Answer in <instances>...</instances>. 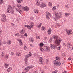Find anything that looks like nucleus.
<instances>
[{
	"label": "nucleus",
	"mask_w": 73,
	"mask_h": 73,
	"mask_svg": "<svg viewBox=\"0 0 73 73\" xmlns=\"http://www.w3.org/2000/svg\"><path fill=\"white\" fill-rule=\"evenodd\" d=\"M43 45H44V44H43V43H41L40 44V46L41 47V51L42 52L43 50H44L45 51L49 52V51H50V48L48 47H47V46L44 47Z\"/></svg>",
	"instance_id": "obj_1"
},
{
	"label": "nucleus",
	"mask_w": 73,
	"mask_h": 73,
	"mask_svg": "<svg viewBox=\"0 0 73 73\" xmlns=\"http://www.w3.org/2000/svg\"><path fill=\"white\" fill-rule=\"evenodd\" d=\"M53 38L54 39H56V42H55V44L57 45H60L61 41V39L59 38V39H57L58 38L57 36H54Z\"/></svg>",
	"instance_id": "obj_2"
},
{
	"label": "nucleus",
	"mask_w": 73,
	"mask_h": 73,
	"mask_svg": "<svg viewBox=\"0 0 73 73\" xmlns=\"http://www.w3.org/2000/svg\"><path fill=\"white\" fill-rule=\"evenodd\" d=\"M54 65H56V66H60L61 64L59 62L56 60H54Z\"/></svg>",
	"instance_id": "obj_3"
},
{
	"label": "nucleus",
	"mask_w": 73,
	"mask_h": 73,
	"mask_svg": "<svg viewBox=\"0 0 73 73\" xmlns=\"http://www.w3.org/2000/svg\"><path fill=\"white\" fill-rule=\"evenodd\" d=\"M55 17L54 18V19L56 21L57 20V19L59 17H60L58 15V13H56L55 14Z\"/></svg>",
	"instance_id": "obj_4"
},
{
	"label": "nucleus",
	"mask_w": 73,
	"mask_h": 73,
	"mask_svg": "<svg viewBox=\"0 0 73 73\" xmlns=\"http://www.w3.org/2000/svg\"><path fill=\"white\" fill-rule=\"evenodd\" d=\"M67 47L68 49L70 50V48H72L73 46L70 43L67 44Z\"/></svg>",
	"instance_id": "obj_5"
},
{
	"label": "nucleus",
	"mask_w": 73,
	"mask_h": 73,
	"mask_svg": "<svg viewBox=\"0 0 73 73\" xmlns=\"http://www.w3.org/2000/svg\"><path fill=\"white\" fill-rule=\"evenodd\" d=\"M57 48V46L54 45L53 44H52L51 45V48L52 49H56Z\"/></svg>",
	"instance_id": "obj_6"
},
{
	"label": "nucleus",
	"mask_w": 73,
	"mask_h": 73,
	"mask_svg": "<svg viewBox=\"0 0 73 73\" xmlns=\"http://www.w3.org/2000/svg\"><path fill=\"white\" fill-rule=\"evenodd\" d=\"M39 59V63L40 64H42L43 63L42 62V60H43V58H40Z\"/></svg>",
	"instance_id": "obj_7"
},
{
	"label": "nucleus",
	"mask_w": 73,
	"mask_h": 73,
	"mask_svg": "<svg viewBox=\"0 0 73 73\" xmlns=\"http://www.w3.org/2000/svg\"><path fill=\"white\" fill-rule=\"evenodd\" d=\"M25 32V31L24 29L21 30L20 31V33L21 35H23V34H24Z\"/></svg>",
	"instance_id": "obj_8"
},
{
	"label": "nucleus",
	"mask_w": 73,
	"mask_h": 73,
	"mask_svg": "<svg viewBox=\"0 0 73 73\" xmlns=\"http://www.w3.org/2000/svg\"><path fill=\"white\" fill-rule=\"evenodd\" d=\"M31 56H32V53H31V52H29L28 54L26 55V58H28V57H29V56L31 57Z\"/></svg>",
	"instance_id": "obj_9"
},
{
	"label": "nucleus",
	"mask_w": 73,
	"mask_h": 73,
	"mask_svg": "<svg viewBox=\"0 0 73 73\" xmlns=\"http://www.w3.org/2000/svg\"><path fill=\"white\" fill-rule=\"evenodd\" d=\"M41 6L40 7H41V8H43V7H46V4H45V3H42L41 4Z\"/></svg>",
	"instance_id": "obj_10"
},
{
	"label": "nucleus",
	"mask_w": 73,
	"mask_h": 73,
	"mask_svg": "<svg viewBox=\"0 0 73 73\" xmlns=\"http://www.w3.org/2000/svg\"><path fill=\"white\" fill-rule=\"evenodd\" d=\"M23 8L25 11H28L29 10V8L27 6H26L25 7H23Z\"/></svg>",
	"instance_id": "obj_11"
},
{
	"label": "nucleus",
	"mask_w": 73,
	"mask_h": 73,
	"mask_svg": "<svg viewBox=\"0 0 73 73\" xmlns=\"http://www.w3.org/2000/svg\"><path fill=\"white\" fill-rule=\"evenodd\" d=\"M2 16L3 19H4L5 21H6V20H7V19H6V15L5 14H3L2 15Z\"/></svg>",
	"instance_id": "obj_12"
},
{
	"label": "nucleus",
	"mask_w": 73,
	"mask_h": 73,
	"mask_svg": "<svg viewBox=\"0 0 73 73\" xmlns=\"http://www.w3.org/2000/svg\"><path fill=\"white\" fill-rule=\"evenodd\" d=\"M66 32H67L68 34L69 35H70V34H72V33H71V31L70 30H66Z\"/></svg>",
	"instance_id": "obj_13"
},
{
	"label": "nucleus",
	"mask_w": 73,
	"mask_h": 73,
	"mask_svg": "<svg viewBox=\"0 0 73 73\" xmlns=\"http://www.w3.org/2000/svg\"><path fill=\"white\" fill-rule=\"evenodd\" d=\"M4 66L6 68H7L9 66V64L7 63H5L4 64Z\"/></svg>",
	"instance_id": "obj_14"
},
{
	"label": "nucleus",
	"mask_w": 73,
	"mask_h": 73,
	"mask_svg": "<svg viewBox=\"0 0 73 73\" xmlns=\"http://www.w3.org/2000/svg\"><path fill=\"white\" fill-rule=\"evenodd\" d=\"M5 56V54H3V52H2V54H1V57H3L4 58Z\"/></svg>",
	"instance_id": "obj_15"
},
{
	"label": "nucleus",
	"mask_w": 73,
	"mask_h": 73,
	"mask_svg": "<svg viewBox=\"0 0 73 73\" xmlns=\"http://www.w3.org/2000/svg\"><path fill=\"white\" fill-rule=\"evenodd\" d=\"M16 55L17 56H18L19 57L21 56V54L19 52H17L16 53Z\"/></svg>",
	"instance_id": "obj_16"
},
{
	"label": "nucleus",
	"mask_w": 73,
	"mask_h": 73,
	"mask_svg": "<svg viewBox=\"0 0 73 73\" xmlns=\"http://www.w3.org/2000/svg\"><path fill=\"white\" fill-rule=\"evenodd\" d=\"M38 10L36 9H35L34 10V13H38Z\"/></svg>",
	"instance_id": "obj_17"
},
{
	"label": "nucleus",
	"mask_w": 73,
	"mask_h": 73,
	"mask_svg": "<svg viewBox=\"0 0 73 73\" xmlns=\"http://www.w3.org/2000/svg\"><path fill=\"white\" fill-rule=\"evenodd\" d=\"M7 44L8 45H10L11 44V41L10 40H8L7 42Z\"/></svg>",
	"instance_id": "obj_18"
},
{
	"label": "nucleus",
	"mask_w": 73,
	"mask_h": 73,
	"mask_svg": "<svg viewBox=\"0 0 73 73\" xmlns=\"http://www.w3.org/2000/svg\"><path fill=\"white\" fill-rule=\"evenodd\" d=\"M11 70H12V68L9 67V68H8L7 69V71L8 72H10V71H11Z\"/></svg>",
	"instance_id": "obj_19"
},
{
	"label": "nucleus",
	"mask_w": 73,
	"mask_h": 73,
	"mask_svg": "<svg viewBox=\"0 0 73 73\" xmlns=\"http://www.w3.org/2000/svg\"><path fill=\"white\" fill-rule=\"evenodd\" d=\"M29 41H31V42H33V41H34V40H33V38H29Z\"/></svg>",
	"instance_id": "obj_20"
},
{
	"label": "nucleus",
	"mask_w": 73,
	"mask_h": 73,
	"mask_svg": "<svg viewBox=\"0 0 73 73\" xmlns=\"http://www.w3.org/2000/svg\"><path fill=\"white\" fill-rule=\"evenodd\" d=\"M17 7L19 8V9H20V8H21L22 6H21V5L20 4H18Z\"/></svg>",
	"instance_id": "obj_21"
},
{
	"label": "nucleus",
	"mask_w": 73,
	"mask_h": 73,
	"mask_svg": "<svg viewBox=\"0 0 73 73\" xmlns=\"http://www.w3.org/2000/svg\"><path fill=\"white\" fill-rule=\"evenodd\" d=\"M23 1L22 0H17V1L18 3H21V1Z\"/></svg>",
	"instance_id": "obj_22"
},
{
	"label": "nucleus",
	"mask_w": 73,
	"mask_h": 73,
	"mask_svg": "<svg viewBox=\"0 0 73 73\" xmlns=\"http://www.w3.org/2000/svg\"><path fill=\"white\" fill-rule=\"evenodd\" d=\"M33 67H34L33 66H28V68H29V69H32Z\"/></svg>",
	"instance_id": "obj_23"
},
{
	"label": "nucleus",
	"mask_w": 73,
	"mask_h": 73,
	"mask_svg": "<svg viewBox=\"0 0 73 73\" xmlns=\"http://www.w3.org/2000/svg\"><path fill=\"white\" fill-rule=\"evenodd\" d=\"M30 25L31 27H32L33 26V22H31L30 24Z\"/></svg>",
	"instance_id": "obj_24"
},
{
	"label": "nucleus",
	"mask_w": 73,
	"mask_h": 73,
	"mask_svg": "<svg viewBox=\"0 0 73 73\" xmlns=\"http://www.w3.org/2000/svg\"><path fill=\"white\" fill-rule=\"evenodd\" d=\"M36 5L37 6H39V5H40V3H39V2L37 1V2H36Z\"/></svg>",
	"instance_id": "obj_25"
},
{
	"label": "nucleus",
	"mask_w": 73,
	"mask_h": 73,
	"mask_svg": "<svg viewBox=\"0 0 73 73\" xmlns=\"http://www.w3.org/2000/svg\"><path fill=\"white\" fill-rule=\"evenodd\" d=\"M42 25V23H40L38 25V26H37V27L38 28H40L41 27V26Z\"/></svg>",
	"instance_id": "obj_26"
},
{
	"label": "nucleus",
	"mask_w": 73,
	"mask_h": 73,
	"mask_svg": "<svg viewBox=\"0 0 73 73\" xmlns=\"http://www.w3.org/2000/svg\"><path fill=\"white\" fill-rule=\"evenodd\" d=\"M65 15L66 16H69L68 15H70V14L69 13H66L65 14Z\"/></svg>",
	"instance_id": "obj_27"
},
{
	"label": "nucleus",
	"mask_w": 73,
	"mask_h": 73,
	"mask_svg": "<svg viewBox=\"0 0 73 73\" xmlns=\"http://www.w3.org/2000/svg\"><path fill=\"white\" fill-rule=\"evenodd\" d=\"M56 60H60V58L59 57H56Z\"/></svg>",
	"instance_id": "obj_28"
},
{
	"label": "nucleus",
	"mask_w": 73,
	"mask_h": 73,
	"mask_svg": "<svg viewBox=\"0 0 73 73\" xmlns=\"http://www.w3.org/2000/svg\"><path fill=\"white\" fill-rule=\"evenodd\" d=\"M42 30H44V29H45V27L44 26H42Z\"/></svg>",
	"instance_id": "obj_29"
},
{
	"label": "nucleus",
	"mask_w": 73,
	"mask_h": 73,
	"mask_svg": "<svg viewBox=\"0 0 73 73\" xmlns=\"http://www.w3.org/2000/svg\"><path fill=\"white\" fill-rule=\"evenodd\" d=\"M48 35H50L51 34V31L50 30H48Z\"/></svg>",
	"instance_id": "obj_30"
},
{
	"label": "nucleus",
	"mask_w": 73,
	"mask_h": 73,
	"mask_svg": "<svg viewBox=\"0 0 73 73\" xmlns=\"http://www.w3.org/2000/svg\"><path fill=\"white\" fill-rule=\"evenodd\" d=\"M60 49H61V47H60V46H59V47H58L57 49L58 50H60Z\"/></svg>",
	"instance_id": "obj_31"
},
{
	"label": "nucleus",
	"mask_w": 73,
	"mask_h": 73,
	"mask_svg": "<svg viewBox=\"0 0 73 73\" xmlns=\"http://www.w3.org/2000/svg\"><path fill=\"white\" fill-rule=\"evenodd\" d=\"M3 2V0H0V4H2Z\"/></svg>",
	"instance_id": "obj_32"
},
{
	"label": "nucleus",
	"mask_w": 73,
	"mask_h": 73,
	"mask_svg": "<svg viewBox=\"0 0 73 73\" xmlns=\"http://www.w3.org/2000/svg\"><path fill=\"white\" fill-rule=\"evenodd\" d=\"M46 62L47 64H48V62H49V60L48 59L46 60Z\"/></svg>",
	"instance_id": "obj_33"
},
{
	"label": "nucleus",
	"mask_w": 73,
	"mask_h": 73,
	"mask_svg": "<svg viewBox=\"0 0 73 73\" xmlns=\"http://www.w3.org/2000/svg\"><path fill=\"white\" fill-rule=\"evenodd\" d=\"M24 36H25V37H27L28 36V35H27V34L26 33H25L24 34Z\"/></svg>",
	"instance_id": "obj_34"
},
{
	"label": "nucleus",
	"mask_w": 73,
	"mask_h": 73,
	"mask_svg": "<svg viewBox=\"0 0 73 73\" xmlns=\"http://www.w3.org/2000/svg\"><path fill=\"white\" fill-rule=\"evenodd\" d=\"M15 9L18 12H19L20 13V14H21V13L20 12V11H19V10H18V9H17V8H16Z\"/></svg>",
	"instance_id": "obj_35"
},
{
	"label": "nucleus",
	"mask_w": 73,
	"mask_h": 73,
	"mask_svg": "<svg viewBox=\"0 0 73 73\" xmlns=\"http://www.w3.org/2000/svg\"><path fill=\"white\" fill-rule=\"evenodd\" d=\"M50 42H51V43H52V39H50L49 40Z\"/></svg>",
	"instance_id": "obj_36"
},
{
	"label": "nucleus",
	"mask_w": 73,
	"mask_h": 73,
	"mask_svg": "<svg viewBox=\"0 0 73 73\" xmlns=\"http://www.w3.org/2000/svg\"><path fill=\"white\" fill-rule=\"evenodd\" d=\"M28 60L27 58H25V62H27V61H28Z\"/></svg>",
	"instance_id": "obj_37"
},
{
	"label": "nucleus",
	"mask_w": 73,
	"mask_h": 73,
	"mask_svg": "<svg viewBox=\"0 0 73 73\" xmlns=\"http://www.w3.org/2000/svg\"><path fill=\"white\" fill-rule=\"evenodd\" d=\"M7 13H10L11 12V11H9V10L7 9Z\"/></svg>",
	"instance_id": "obj_38"
},
{
	"label": "nucleus",
	"mask_w": 73,
	"mask_h": 73,
	"mask_svg": "<svg viewBox=\"0 0 73 73\" xmlns=\"http://www.w3.org/2000/svg\"><path fill=\"white\" fill-rule=\"evenodd\" d=\"M8 9H12V7H11V6H9L8 7Z\"/></svg>",
	"instance_id": "obj_39"
},
{
	"label": "nucleus",
	"mask_w": 73,
	"mask_h": 73,
	"mask_svg": "<svg viewBox=\"0 0 73 73\" xmlns=\"http://www.w3.org/2000/svg\"><path fill=\"white\" fill-rule=\"evenodd\" d=\"M46 19H49V15H47L46 16Z\"/></svg>",
	"instance_id": "obj_40"
},
{
	"label": "nucleus",
	"mask_w": 73,
	"mask_h": 73,
	"mask_svg": "<svg viewBox=\"0 0 73 73\" xmlns=\"http://www.w3.org/2000/svg\"><path fill=\"white\" fill-rule=\"evenodd\" d=\"M48 4H49V5H50L51 6H52V3H50V2H49Z\"/></svg>",
	"instance_id": "obj_41"
},
{
	"label": "nucleus",
	"mask_w": 73,
	"mask_h": 73,
	"mask_svg": "<svg viewBox=\"0 0 73 73\" xmlns=\"http://www.w3.org/2000/svg\"><path fill=\"white\" fill-rule=\"evenodd\" d=\"M24 70L25 72H28V70H27L26 68H25Z\"/></svg>",
	"instance_id": "obj_42"
},
{
	"label": "nucleus",
	"mask_w": 73,
	"mask_h": 73,
	"mask_svg": "<svg viewBox=\"0 0 73 73\" xmlns=\"http://www.w3.org/2000/svg\"><path fill=\"white\" fill-rule=\"evenodd\" d=\"M11 12L12 14H14V10H11Z\"/></svg>",
	"instance_id": "obj_43"
},
{
	"label": "nucleus",
	"mask_w": 73,
	"mask_h": 73,
	"mask_svg": "<svg viewBox=\"0 0 73 73\" xmlns=\"http://www.w3.org/2000/svg\"><path fill=\"white\" fill-rule=\"evenodd\" d=\"M65 7L67 8H69V6L68 5H65Z\"/></svg>",
	"instance_id": "obj_44"
},
{
	"label": "nucleus",
	"mask_w": 73,
	"mask_h": 73,
	"mask_svg": "<svg viewBox=\"0 0 73 73\" xmlns=\"http://www.w3.org/2000/svg\"><path fill=\"white\" fill-rule=\"evenodd\" d=\"M17 41H18L19 42H20V41H21V39H17Z\"/></svg>",
	"instance_id": "obj_45"
},
{
	"label": "nucleus",
	"mask_w": 73,
	"mask_h": 73,
	"mask_svg": "<svg viewBox=\"0 0 73 73\" xmlns=\"http://www.w3.org/2000/svg\"><path fill=\"white\" fill-rule=\"evenodd\" d=\"M36 38H39V39H40V37L38 36H37L36 37Z\"/></svg>",
	"instance_id": "obj_46"
},
{
	"label": "nucleus",
	"mask_w": 73,
	"mask_h": 73,
	"mask_svg": "<svg viewBox=\"0 0 73 73\" xmlns=\"http://www.w3.org/2000/svg\"><path fill=\"white\" fill-rule=\"evenodd\" d=\"M19 43L20 44V45H23V43H22L21 41L19 42Z\"/></svg>",
	"instance_id": "obj_47"
},
{
	"label": "nucleus",
	"mask_w": 73,
	"mask_h": 73,
	"mask_svg": "<svg viewBox=\"0 0 73 73\" xmlns=\"http://www.w3.org/2000/svg\"><path fill=\"white\" fill-rule=\"evenodd\" d=\"M27 28H29V29H30V28H31V27H30V26H29L28 25Z\"/></svg>",
	"instance_id": "obj_48"
},
{
	"label": "nucleus",
	"mask_w": 73,
	"mask_h": 73,
	"mask_svg": "<svg viewBox=\"0 0 73 73\" xmlns=\"http://www.w3.org/2000/svg\"><path fill=\"white\" fill-rule=\"evenodd\" d=\"M26 68V69L28 70V71L29 70V68H28V67H27Z\"/></svg>",
	"instance_id": "obj_49"
},
{
	"label": "nucleus",
	"mask_w": 73,
	"mask_h": 73,
	"mask_svg": "<svg viewBox=\"0 0 73 73\" xmlns=\"http://www.w3.org/2000/svg\"><path fill=\"white\" fill-rule=\"evenodd\" d=\"M8 56H5H5L4 57V58H8Z\"/></svg>",
	"instance_id": "obj_50"
},
{
	"label": "nucleus",
	"mask_w": 73,
	"mask_h": 73,
	"mask_svg": "<svg viewBox=\"0 0 73 73\" xmlns=\"http://www.w3.org/2000/svg\"><path fill=\"white\" fill-rule=\"evenodd\" d=\"M52 10H53V11H54V10H55V9H56V8H54V7H53L52 8Z\"/></svg>",
	"instance_id": "obj_51"
},
{
	"label": "nucleus",
	"mask_w": 73,
	"mask_h": 73,
	"mask_svg": "<svg viewBox=\"0 0 73 73\" xmlns=\"http://www.w3.org/2000/svg\"><path fill=\"white\" fill-rule=\"evenodd\" d=\"M21 37H22V38H23V37H24V35H21Z\"/></svg>",
	"instance_id": "obj_52"
},
{
	"label": "nucleus",
	"mask_w": 73,
	"mask_h": 73,
	"mask_svg": "<svg viewBox=\"0 0 73 73\" xmlns=\"http://www.w3.org/2000/svg\"><path fill=\"white\" fill-rule=\"evenodd\" d=\"M2 33V30H0V35Z\"/></svg>",
	"instance_id": "obj_53"
},
{
	"label": "nucleus",
	"mask_w": 73,
	"mask_h": 73,
	"mask_svg": "<svg viewBox=\"0 0 73 73\" xmlns=\"http://www.w3.org/2000/svg\"><path fill=\"white\" fill-rule=\"evenodd\" d=\"M63 46H66V45L65 44V43H63Z\"/></svg>",
	"instance_id": "obj_54"
},
{
	"label": "nucleus",
	"mask_w": 73,
	"mask_h": 73,
	"mask_svg": "<svg viewBox=\"0 0 73 73\" xmlns=\"http://www.w3.org/2000/svg\"><path fill=\"white\" fill-rule=\"evenodd\" d=\"M72 59V58H71L69 57L68 58L69 60H71Z\"/></svg>",
	"instance_id": "obj_55"
},
{
	"label": "nucleus",
	"mask_w": 73,
	"mask_h": 73,
	"mask_svg": "<svg viewBox=\"0 0 73 73\" xmlns=\"http://www.w3.org/2000/svg\"><path fill=\"white\" fill-rule=\"evenodd\" d=\"M62 73H67V72L64 71V72H63Z\"/></svg>",
	"instance_id": "obj_56"
},
{
	"label": "nucleus",
	"mask_w": 73,
	"mask_h": 73,
	"mask_svg": "<svg viewBox=\"0 0 73 73\" xmlns=\"http://www.w3.org/2000/svg\"><path fill=\"white\" fill-rule=\"evenodd\" d=\"M28 25H25V27H27V28Z\"/></svg>",
	"instance_id": "obj_57"
},
{
	"label": "nucleus",
	"mask_w": 73,
	"mask_h": 73,
	"mask_svg": "<svg viewBox=\"0 0 73 73\" xmlns=\"http://www.w3.org/2000/svg\"><path fill=\"white\" fill-rule=\"evenodd\" d=\"M48 30L50 31H52V29L51 28H50Z\"/></svg>",
	"instance_id": "obj_58"
},
{
	"label": "nucleus",
	"mask_w": 73,
	"mask_h": 73,
	"mask_svg": "<svg viewBox=\"0 0 73 73\" xmlns=\"http://www.w3.org/2000/svg\"><path fill=\"white\" fill-rule=\"evenodd\" d=\"M12 55H14V53L13 52H11Z\"/></svg>",
	"instance_id": "obj_59"
},
{
	"label": "nucleus",
	"mask_w": 73,
	"mask_h": 73,
	"mask_svg": "<svg viewBox=\"0 0 73 73\" xmlns=\"http://www.w3.org/2000/svg\"><path fill=\"white\" fill-rule=\"evenodd\" d=\"M27 49V47L26 46H25L24 47V49H25H25Z\"/></svg>",
	"instance_id": "obj_60"
},
{
	"label": "nucleus",
	"mask_w": 73,
	"mask_h": 73,
	"mask_svg": "<svg viewBox=\"0 0 73 73\" xmlns=\"http://www.w3.org/2000/svg\"><path fill=\"white\" fill-rule=\"evenodd\" d=\"M18 35H17V34H15V36H17Z\"/></svg>",
	"instance_id": "obj_61"
},
{
	"label": "nucleus",
	"mask_w": 73,
	"mask_h": 73,
	"mask_svg": "<svg viewBox=\"0 0 73 73\" xmlns=\"http://www.w3.org/2000/svg\"><path fill=\"white\" fill-rule=\"evenodd\" d=\"M30 46H32V44H30Z\"/></svg>",
	"instance_id": "obj_62"
},
{
	"label": "nucleus",
	"mask_w": 73,
	"mask_h": 73,
	"mask_svg": "<svg viewBox=\"0 0 73 73\" xmlns=\"http://www.w3.org/2000/svg\"><path fill=\"white\" fill-rule=\"evenodd\" d=\"M2 21L3 22H5L4 20H3V19H2Z\"/></svg>",
	"instance_id": "obj_63"
},
{
	"label": "nucleus",
	"mask_w": 73,
	"mask_h": 73,
	"mask_svg": "<svg viewBox=\"0 0 73 73\" xmlns=\"http://www.w3.org/2000/svg\"><path fill=\"white\" fill-rule=\"evenodd\" d=\"M22 73H27L26 72H23Z\"/></svg>",
	"instance_id": "obj_64"
}]
</instances>
